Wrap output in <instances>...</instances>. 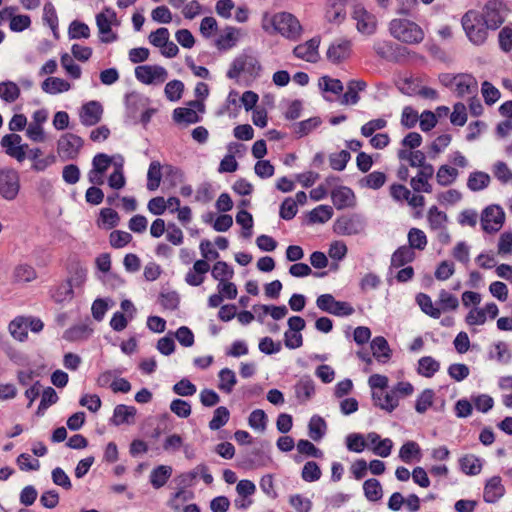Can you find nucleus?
Masks as SVG:
<instances>
[{
  "mask_svg": "<svg viewBox=\"0 0 512 512\" xmlns=\"http://www.w3.org/2000/svg\"><path fill=\"white\" fill-rule=\"evenodd\" d=\"M211 275L220 283L232 279L234 270L225 261H217L212 267Z\"/></svg>",
  "mask_w": 512,
  "mask_h": 512,
  "instance_id": "a18cd8bd",
  "label": "nucleus"
},
{
  "mask_svg": "<svg viewBox=\"0 0 512 512\" xmlns=\"http://www.w3.org/2000/svg\"><path fill=\"white\" fill-rule=\"evenodd\" d=\"M373 356L379 362H386L391 357V350L387 340L383 336H377L371 341Z\"/></svg>",
  "mask_w": 512,
  "mask_h": 512,
  "instance_id": "2f4dec72",
  "label": "nucleus"
},
{
  "mask_svg": "<svg viewBox=\"0 0 512 512\" xmlns=\"http://www.w3.org/2000/svg\"><path fill=\"white\" fill-rule=\"evenodd\" d=\"M352 43L348 39L340 38L332 42L327 50V59L332 63H340L350 57Z\"/></svg>",
  "mask_w": 512,
  "mask_h": 512,
  "instance_id": "6ab92c4d",
  "label": "nucleus"
},
{
  "mask_svg": "<svg viewBox=\"0 0 512 512\" xmlns=\"http://www.w3.org/2000/svg\"><path fill=\"white\" fill-rule=\"evenodd\" d=\"M173 469L168 465H159L150 473V483L155 489L163 487L171 477Z\"/></svg>",
  "mask_w": 512,
  "mask_h": 512,
  "instance_id": "7c9ffc66",
  "label": "nucleus"
},
{
  "mask_svg": "<svg viewBox=\"0 0 512 512\" xmlns=\"http://www.w3.org/2000/svg\"><path fill=\"white\" fill-rule=\"evenodd\" d=\"M218 376H219L218 388L227 394L231 393L234 386L237 383V379H236V375H235L234 371L229 368H223L222 370H220Z\"/></svg>",
  "mask_w": 512,
  "mask_h": 512,
  "instance_id": "58836bf2",
  "label": "nucleus"
},
{
  "mask_svg": "<svg viewBox=\"0 0 512 512\" xmlns=\"http://www.w3.org/2000/svg\"><path fill=\"white\" fill-rule=\"evenodd\" d=\"M510 9L504 0H488L480 16L489 30H497L505 22Z\"/></svg>",
  "mask_w": 512,
  "mask_h": 512,
  "instance_id": "20e7f679",
  "label": "nucleus"
},
{
  "mask_svg": "<svg viewBox=\"0 0 512 512\" xmlns=\"http://www.w3.org/2000/svg\"><path fill=\"white\" fill-rule=\"evenodd\" d=\"M372 399L374 404L383 410L392 412L398 406V396L395 395V391L389 392L384 391H373Z\"/></svg>",
  "mask_w": 512,
  "mask_h": 512,
  "instance_id": "bb28decb",
  "label": "nucleus"
},
{
  "mask_svg": "<svg viewBox=\"0 0 512 512\" xmlns=\"http://www.w3.org/2000/svg\"><path fill=\"white\" fill-rule=\"evenodd\" d=\"M364 229L365 222L358 215L343 216L334 223V231L339 235H357L362 233Z\"/></svg>",
  "mask_w": 512,
  "mask_h": 512,
  "instance_id": "4468645a",
  "label": "nucleus"
},
{
  "mask_svg": "<svg viewBox=\"0 0 512 512\" xmlns=\"http://www.w3.org/2000/svg\"><path fill=\"white\" fill-rule=\"evenodd\" d=\"M366 82L363 80H351L347 85V91L344 93L341 104H356L359 101L358 93L366 88Z\"/></svg>",
  "mask_w": 512,
  "mask_h": 512,
  "instance_id": "c756f323",
  "label": "nucleus"
},
{
  "mask_svg": "<svg viewBox=\"0 0 512 512\" xmlns=\"http://www.w3.org/2000/svg\"><path fill=\"white\" fill-rule=\"evenodd\" d=\"M317 307L328 314L337 317H347L355 312L354 307L346 301H338L332 294H322L316 299Z\"/></svg>",
  "mask_w": 512,
  "mask_h": 512,
  "instance_id": "0eeeda50",
  "label": "nucleus"
},
{
  "mask_svg": "<svg viewBox=\"0 0 512 512\" xmlns=\"http://www.w3.org/2000/svg\"><path fill=\"white\" fill-rule=\"evenodd\" d=\"M16 8L6 7L0 11L2 19H10L9 27L14 32H22L27 29L31 24V19L28 15H14Z\"/></svg>",
  "mask_w": 512,
  "mask_h": 512,
  "instance_id": "393cba45",
  "label": "nucleus"
},
{
  "mask_svg": "<svg viewBox=\"0 0 512 512\" xmlns=\"http://www.w3.org/2000/svg\"><path fill=\"white\" fill-rule=\"evenodd\" d=\"M333 216V209L328 205H319L310 212V221L325 223Z\"/></svg>",
  "mask_w": 512,
  "mask_h": 512,
  "instance_id": "680f3d73",
  "label": "nucleus"
},
{
  "mask_svg": "<svg viewBox=\"0 0 512 512\" xmlns=\"http://www.w3.org/2000/svg\"><path fill=\"white\" fill-rule=\"evenodd\" d=\"M83 146V139L73 133L62 135L57 142V152L63 160H74Z\"/></svg>",
  "mask_w": 512,
  "mask_h": 512,
  "instance_id": "9d476101",
  "label": "nucleus"
},
{
  "mask_svg": "<svg viewBox=\"0 0 512 512\" xmlns=\"http://www.w3.org/2000/svg\"><path fill=\"white\" fill-rule=\"evenodd\" d=\"M20 96L18 85L12 81L0 82V98L8 103L15 102Z\"/></svg>",
  "mask_w": 512,
  "mask_h": 512,
  "instance_id": "c03bdc74",
  "label": "nucleus"
},
{
  "mask_svg": "<svg viewBox=\"0 0 512 512\" xmlns=\"http://www.w3.org/2000/svg\"><path fill=\"white\" fill-rule=\"evenodd\" d=\"M319 45L320 38L313 37L305 43L297 45L293 50V54L299 59L310 63H316L319 60Z\"/></svg>",
  "mask_w": 512,
  "mask_h": 512,
  "instance_id": "aec40b11",
  "label": "nucleus"
},
{
  "mask_svg": "<svg viewBox=\"0 0 512 512\" xmlns=\"http://www.w3.org/2000/svg\"><path fill=\"white\" fill-rule=\"evenodd\" d=\"M229 417H230V412L226 407L220 406V407L216 408L213 413V417L209 422V428L211 430L220 429L228 422Z\"/></svg>",
  "mask_w": 512,
  "mask_h": 512,
  "instance_id": "13d9d810",
  "label": "nucleus"
},
{
  "mask_svg": "<svg viewBox=\"0 0 512 512\" xmlns=\"http://www.w3.org/2000/svg\"><path fill=\"white\" fill-rule=\"evenodd\" d=\"M209 270L210 265L206 260H197L192 269L186 273L185 282L190 286H200L204 282L205 275Z\"/></svg>",
  "mask_w": 512,
  "mask_h": 512,
  "instance_id": "a878e982",
  "label": "nucleus"
},
{
  "mask_svg": "<svg viewBox=\"0 0 512 512\" xmlns=\"http://www.w3.org/2000/svg\"><path fill=\"white\" fill-rule=\"evenodd\" d=\"M399 457L405 463H411L414 459L419 460L421 457L419 445L414 441H407L400 448Z\"/></svg>",
  "mask_w": 512,
  "mask_h": 512,
  "instance_id": "e433bc0d",
  "label": "nucleus"
},
{
  "mask_svg": "<svg viewBox=\"0 0 512 512\" xmlns=\"http://www.w3.org/2000/svg\"><path fill=\"white\" fill-rule=\"evenodd\" d=\"M294 389H295V396L302 403L308 401L315 392L314 382L310 378L300 379L296 383Z\"/></svg>",
  "mask_w": 512,
  "mask_h": 512,
  "instance_id": "72a5a7b5",
  "label": "nucleus"
},
{
  "mask_svg": "<svg viewBox=\"0 0 512 512\" xmlns=\"http://www.w3.org/2000/svg\"><path fill=\"white\" fill-rule=\"evenodd\" d=\"M490 176L482 171L472 172L467 181V186L471 191H480L488 187Z\"/></svg>",
  "mask_w": 512,
  "mask_h": 512,
  "instance_id": "ea45409f",
  "label": "nucleus"
},
{
  "mask_svg": "<svg viewBox=\"0 0 512 512\" xmlns=\"http://www.w3.org/2000/svg\"><path fill=\"white\" fill-rule=\"evenodd\" d=\"M331 198L334 206L338 209L352 207L355 204V194L353 190L346 186H339L331 191Z\"/></svg>",
  "mask_w": 512,
  "mask_h": 512,
  "instance_id": "5701e85b",
  "label": "nucleus"
},
{
  "mask_svg": "<svg viewBox=\"0 0 512 512\" xmlns=\"http://www.w3.org/2000/svg\"><path fill=\"white\" fill-rule=\"evenodd\" d=\"M109 241L113 248H123L132 241V235L126 231L115 230L110 233Z\"/></svg>",
  "mask_w": 512,
  "mask_h": 512,
  "instance_id": "338daca9",
  "label": "nucleus"
},
{
  "mask_svg": "<svg viewBox=\"0 0 512 512\" xmlns=\"http://www.w3.org/2000/svg\"><path fill=\"white\" fill-rule=\"evenodd\" d=\"M308 429L310 438L314 441H319L326 433L327 424L322 417L314 415L309 421Z\"/></svg>",
  "mask_w": 512,
  "mask_h": 512,
  "instance_id": "c9c22d12",
  "label": "nucleus"
},
{
  "mask_svg": "<svg viewBox=\"0 0 512 512\" xmlns=\"http://www.w3.org/2000/svg\"><path fill=\"white\" fill-rule=\"evenodd\" d=\"M505 221V213L498 205H490L484 209L481 215V226L487 233L499 231Z\"/></svg>",
  "mask_w": 512,
  "mask_h": 512,
  "instance_id": "f8f14e48",
  "label": "nucleus"
},
{
  "mask_svg": "<svg viewBox=\"0 0 512 512\" xmlns=\"http://www.w3.org/2000/svg\"><path fill=\"white\" fill-rule=\"evenodd\" d=\"M161 164L158 161H152L147 172V189L156 190L161 182Z\"/></svg>",
  "mask_w": 512,
  "mask_h": 512,
  "instance_id": "3c124183",
  "label": "nucleus"
},
{
  "mask_svg": "<svg viewBox=\"0 0 512 512\" xmlns=\"http://www.w3.org/2000/svg\"><path fill=\"white\" fill-rule=\"evenodd\" d=\"M408 247L414 249L424 250L427 245V237L425 233L418 228H411L408 232Z\"/></svg>",
  "mask_w": 512,
  "mask_h": 512,
  "instance_id": "6e6d98bb",
  "label": "nucleus"
},
{
  "mask_svg": "<svg viewBox=\"0 0 512 512\" xmlns=\"http://www.w3.org/2000/svg\"><path fill=\"white\" fill-rule=\"evenodd\" d=\"M236 222L243 228L242 235L245 238H249L252 235L253 217L251 213L246 210H240L236 214Z\"/></svg>",
  "mask_w": 512,
  "mask_h": 512,
  "instance_id": "69168bd1",
  "label": "nucleus"
},
{
  "mask_svg": "<svg viewBox=\"0 0 512 512\" xmlns=\"http://www.w3.org/2000/svg\"><path fill=\"white\" fill-rule=\"evenodd\" d=\"M489 356L501 364H507L511 359L509 347L505 342L496 343L490 350Z\"/></svg>",
  "mask_w": 512,
  "mask_h": 512,
  "instance_id": "864d4df0",
  "label": "nucleus"
},
{
  "mask_svg": "<svg viewBox=\"0 0 512 512\" xmlns=\"http://www.w3.org/2000/svg\"><path fill=\"white\" fill-rule=\"evenodd\" d=\"M184 84L180 80H172L165 86L164 93L168 100L176 102L182 97Z\"/></svg>",
  "mask_w": 512,
  "mask_h": 512,
  "instance_id": "052dcab7",
  "label": "nucleus"
},
{
  "mask_svg": "<svg viewBox=\"0 0 512 512\" xmlns=\"http://www.w3.org/2000/svg\"><path fill=\"white\" fill-rule=\"evenodd\" d=\"M351 158L347 150H342L338 153H333L329 156L330 167L336 171H343Z\"/></svg>",
  "mask_w": 512,
  "mask_h": 512,
  "instance_id": "e2e57ef3",
  "label": "nucleus"
},
{
  "mask_svg": "<svg viewBox=\"0 0 512 512\" xmlns=\"http://www.w3.org/2000/svg\"><path fill=\"white\" fill-rule=\"evenodd\" d=\"M113 24H117V15L112 8L105 7L102 12L96 15V25L101 42L112 43L118 39L117 34L111 29Z\"/></svg>",
  "mask_w": 512,
  "mask_h": 512,
  "instance_id": "1a4fd4ad",
  "label": "nucleus"
},
{
  "mask_svg": "<svg viewBox=\"0 0 512 512\" xmlns=\"http://www.w3.org/2000/svg\"><path fill=\"white\" fill-rule=\"evenodd\" d=\"M44 323L40 318L34 316H17L10 321L8 331L11 337L19 342H24L28 338V329L33 333H39L43 330Z\"/></svg>",
  "mask_w": 512,
  "mask_h": 512,
  "instance_id": "39448f33",
  "label": "nucleus"
},
{
  "mask_svg": "<svg viewBox=\"0 0 512 512\" xmlns=\"http://www.w3.org/2000/svg\"><path fill=\"white\" fill-rule=\"evenodd\" d=\"M103 107L98 101H89L79 111L80 122L84 126H94L102 119Z\"/></svg>",
  "mask_w": 512,
  "mask_h": 512,
  "instance_id": "a211bd4d",
  "label": "nucleus"
},
{
  "mask_svg": "<svg viewBox=\"0 0 512 512\" xmlns=\"http://www.w3.org/2000/svg\"><path fill=\"white\" fill-rule=\"evenodd\" d=\"M415 259V252L407 245L400 246L391 257V266L402 267Z\"/></svg>",
  "mask_w": 512,
  "mask_h": 512,
  "instance_id": "f704fd0d",
  "label": "nucleus"
},
{
  "mask_svg": "<svg viewBox=\"0 0 512 512\" xmlns=\"http://www.w3.org/2000/svg\"><path fill=\"white\" fill-rule=\"evenodd\" d=\"M416 302L425 314L437 319L441 315V310L448 307V294L442 290L439 296V304L434 305L427 294L419 293L416 296Z\"/></svg>",
  "mask_w": 512,
  "mask_h": 512,
  "instance_id": "2eb2a0df",
  "label": "nucleus"
},
{
  "mask_svg": "<svg viewBox=\"0 0 512 512\" xmlns=\"http://www.w3.org/2000/svg\"><path fill=\"white\" fill-rule=\"evenodd\" d=\"M237 30L234 27H227L223 34L216 40V46L219 50H228L236 45Z\"/></svg>",
  "mask_w": 512,
  "mask_h": 512,
  "instance_id": "de8ad7c7",
  "label": "nucleus"
},
{
  "mask_svg": "<svg viewBox=\"0 0 512 512\" xmlns=\"http://www.w3.org/2000/svg\"><path fill=\"white\" fill-rule=\"evenodd\" d=\"M389 32L393 38L407 44H417L424 39L422 28L407 19H392L389 23Z\"/></svg>",
  "mask_w": 512,
  "mask_h": 512,
  "instance_id": "f03ea898",
  "label": "nucleus"
},
{
  "mask_svg": "<svg viewBox=\"0 0 512 512\" xmlns=\"http://www.w3.org/2000/svg\"><path fill=\"white\" fill-rule=\"evenodd\" d=\"M260 70L261 65L257 57L253 53L245 51L233 60L227 71V77L237 79L241 73L257 76Z\"/></svg>",
  "mask_w": 512,
  "mask_h": 512,
  "instance_id": "423d86ee",
  "label": "nucleus"
},
{
  "mask_svg": "<svg viewBox=\"0 0 512 512\" xmlns=\"http://www.w3.org/2000/svg\"><path fill=\"white\" fill-rule=\"evenodd\" d=\"M439 368V362L430 356H425L419 359L417 372L424 377H432Z\"/></svg>",
  "mask_w": 512,
  "mask_h": 512,
  "instance_id": "09e8293b",
  "label": "nucleus"
},
{
  "mask_svg": "<svg viewBox=\"0 0 512 512\" xmlns=\"http://www.w3.org/2000/svg\"><path fill=\"white\" fill-rule=\"evenodd\" d=\"M135 415L136 408L134 406L119 404L114 408L111 422L116 426L131 424L134 422Z\"/></svg>",
  "mask_w": 512,
  "mask_h": 512,
  "instance_id": "cd10ccee",
  "label": "nucleus"
},
{
  "mask_svg": "<svg viewBox=\"0 0 512 512\" xmlns=\"http://www.w3.org/2000/svg\"><path fill=\"white\" fill-rule=\"evenodd\" d=\"M92 333V329L86 324H78L64 332V339L67 341H79L87 339Z\"/></svg>",
  "mask_w": 512,
  "mask_h": 512,
  "instance_id": "79ce46f5",
  "label": "nucleus"
},
{
  "mask_svg": "<svg viewBox=\"0 0 512 512\" xmlns=\"http://www.w3.org/2000/svg\"><path fill=\"white\" fill-rule=\"evenodd\" d=\"M321 124V119L319 117H312L303 121L296 123L293 126L294 133L298 137H303L313 131Z\"/></svg>",
  "mask_w": 512,
  "mask_h": 512,
  "instance_id": "4d7b16f0",
  "label": "nucleus"
},
{
  "mask_svg": "<svg viewBox=\"0 0 512 512\" xmlns=\"http://www.w3.org/2000/svg\"><path fill=\"white\" fill-rule=\"evenodd\" d=\"M136 79L146 85L164 83L168 78L167 70L159 65H141L135 68Z\"/></svg>",
  "mask_w": 512,
  "mask_h": 512,
  "instance_id": "9b49d317",
  "label": "nucleus"
},
{
  "mask_svg": "<svg viewBox=\"0 0 512 512\" xmlns=\"http://www.w3.org/2000/svg\"><path fill=\"white\" fill-rule=\"evenodd\" d=\"M74 296L73 286L71 281H64L60 283L52 292V298L55 302L62 303L70 301Z\"/></svg>",
  "mask_w": 512,
  "mask_h": 512,
  "instance_id": "603ef678",
  "label": "nucleus"
},
{
  "mask_svg": "<svg viewBox=\"0 0 512 512\" xmlns=\"http://www.w3.org/2000/svg\"><path fill=\"white\" fill-rule=\"evenodd\" d=\"M321 474L318 464L314 461H308L302 469L301 476L306 482H315L320 479Z\"/></svg>",
  "mask_w": 512,
  "mask_h": 512,
  "instance_id": "774afa93",
  "label": "nucleus"
},
{
  "mask_svg": "<svg viewBox=\"0 0 512 512\" xmlns=\"http://www.w3.org/2000/svg\"><path fill=\"white\" fill-rule=\"evenodd\" d=\"M196 111H204V104L198 100L191 101L189 107H179L173 111V119L177 123L194 124L201 118Z\"/></svg>",
  "mask_w": 512,
  "mask_h": 512,
  "instance_id": "dca6fc26",
  "label": "nucleus"
},
{
  "mask_svg": "<svg viewBox=\"0 0 512 512\" xmlns=\"http://www.w3.org/2000/svg\"><path fill=\"white\" fill-rule=\"evenodd\" d=\"M505 495V487L500 476H493L486 481L483 490V500L486 503H496Z\"/></svg>",
  "mask_w": 512,
  "mask_h": 512,
  "instance_id": "4be33fe9",
  "label": "nucleus"
},
{
  "mask_svg": "<svg viewBox=\"0 0 512 512\" xmlns=\"http://www.w3.org/2000/svg\"><path fill=\"white\" fill-rule=\"evenodd\" d=\"M398 158L400 160H406L409 162L412 167H421L425 163V155L423 152L417 151H408L406 149H400L398 151Z\"/></svg>",
  "mask_w": 512,
  "mask_h": 512,
  "instance_id": "5fc2aeb1",
  "label": "nucleus"
},
{
  "mask_svg": "<svg viewBox=\"0 0 512 512\" xmlns=\"http://www.w3.org/2000/svg\"><path fill=\"white\" fill-rule=\"evenodd\" d=\"M348 0H328L325 18L330 23L340 24L346 18V3Z\"/></svg>",
  "mask_w": 512,
  "mask_h": 512,
  "instance_id": "b1692460",
  "label": "nucleus"
},
{
  "mask_svg": "<svg viewBox=\"0 0 512 512\" xmlns=\"http://www.w3.org/2000/svg\"><path fill=\"white\" fill-rule=\"evenodd\" d=\"M43 21L51 28L54 36H57L58 16L56 9L51 2H47L43 7Z\"/></svg>",
  "mask_w": 512,
  "mask_h": 512,
  "instance_id": "bf43d9fd",
  "label": "nucleus"
},
{
  "mask_svg": "<svg viewBox=\"0 0 512 512\" xmlns=\"http://www.w3.org/2000/svg\"><path fill=\"white\" fill-rule=\"evenodd\" d=\"M460 469L468 475H477L480 473L482 463L474 455H467L459 460Z\"/></svg>",
  "mask_w": 512,
  "mask_h": 512,
  "instance_id": "8fccbe9b",
  "label": "nucleus"
},
{
  "mask_svg": "<svg viewBox=\"0 0 512 512\" xmlns=\"http://www.w3.org/2000/svg\"><path fill=\"white\" fill-rule=\"evenodd\" d=\"M352 19L356 22V29L364 35H372L377 29L375 15L367 11L362 5H355L352 12Z\"/></svg>",
  "mask_w": 512,
  "mask_h": 512,
  "instance_id": "ddd939ff",
  "label": "nucleus"
},
{
  "mask_svg": "<svg viewBox=\"0 0 512 512\" xmlns=\"http://www.w3.org/2000/svg\"><path fill=\"white\" fill-rule=\"evenodd\" d=\"M363 490L365 497L369 501L376 502L382 498V486L380 482L375 478L366 480L363 484Z\"/></svg>",
  "mask_w": 512,
  "mask_h": 512,
  "instance_id": "49530a36",
  "label": "nucleus"
},
{
  "mask_svg": "<svg viewBox=\"0 0 512 512\" xmlns=\"http://www.w3.org/2000/svg\"><path fill=\"white\" fill-rule=\"evenodd\" d=\"M450 86L454 87V90L459 97L465 95H473L477 92V82L475 78L470 74H459L450 79Z\"/></svg>",
  "mask_w": 512,
  "mask_h": 512,
  "instance_id": "412c9836",
  "label": "nucleus"
},
{
  "mask_svg": "<svg viewBox=\"0 0 512 512\" xmlns=\"http://www.w3.org/2000/svg\"><path fill=\"white\" fill-rule=\"evenodd\" d=\"M13 277L16 282L27 283L36 279L37 273L29 264H19L14 268Z\"/></svg>",
  "mask_w": 512,
  "mask_h": 512,
  "instance_id": "a19ab883",
  "label": "nucleus"
},
{
  "mask_svg": "<svg viewBox=\"0 0 512 512\" xmlns=\"http://www.w3.org/2000/svg\"><path fill=\"white\" fill-rule=\"evenodd\" d=\"M249 426L258 431H264L267 425V416L262 409L253 410L248 418Z\"/></svg>",
  "mask_w": 512,
  "mask_h": 512,
  "instance_id": "0e129e2a",
  "label": "nucleus"
},
{
  "mask_svg": "<svg viewBox=\"0 0 512 512\" xmlns=\"http://www.w3.org/2000/svg\"><path fill=\"white\" fill-rule=\"evenodd\" d=\"M149 104V99L137 92L126 95V107L132 114L142 111Z\"/></svg>",
  "mask_w": 512,
  "mask_h": 512,
  "instance_id": "37998d69",
  "label": "nucleus"
},
{
  "mask_svg": "<svg viewBox=\"0 0 512 512\" xmlns=\"http://www.w3.org/2000/svg\"><path fill=\"white\" fill-rule=\"evenodd\" d=\"M461 24L471 43L480 46L486 42L489 28L483 22L480 12L469 10L463 15Z\"/></svg>",
  "mask_w": 512,
  "mask_h": 512,
  "instance_id": "7ed1b4c3",
  "label": "nucleus"
},
{
  "mask_svg": "<svg viewBox=\"0 0 512 512\" xmlns=\"http://www.w3.org/2000/svg\"><path fill=\"white\" fill-rule=\"evenodd\" d=\"M42 90L51 95L67 92L71 89V84L58 77H48L41 84Z\"/></svg>",
  "mask_w": 512,
  "mask_h": 512,
  "instance_id": "c85d7f7f",
  "label": "nucleus"
},
{
  "mask_svg": "<svg viewBox=\"0 0 512 512\" xmlns=\"http://www.w3.org/2000/svg\"><path fill=\"white\" fill-rule=\"evenodd\" d=\"M19 173L12 168L0 170V195L7 201H13L17 198L20 191Z\"/></svg>",
  "mask_w": 512,
  "mask_h": 512,
  "instance_id": "6e6552de",
  "label": "nucleus"
},
{
  "mask_svg": "<svg viewBox=\"0 0 512 512\" xmlns=\"http://www.w3.org/2000/svg\"><path fill=\"white\" fill-rule=\"evenodd\" d=\"M261 27L268 34H280L292 41H297L303 33L300 21L289 12L274 14L265 12L262 16Z\"/></svg>",
  "mask_w": 512,
  "mask_h": 512,
  "instance_id": "f257e3e1",
  "label": "nucleus"
},
{
  "mask_svg": "<svg viewBox=\"0 0 512 512\" xmlns=\"http://www.w3.org/2000/svg\"><path fill=\"white\" fill-rule=\"evenodd\" d=\"M373 51L375 54L386 61L395 59V44L385 39H376L373 43Z\"/></svg>",
  "mask_w": 512,
  "mask_h": 512,
  "instance_id": "473e14b6",
  "label": "nucleus"
},
{
  "mask_svg": "<svg viewBox=\"0 0 512 512\" xmlns=\"http://www.w3.org/2000/svg\"><path fill=\"white\" fill-rule=\"evenodd\" d=\"M386 182V175L380 171H373L359 181L362 188L377 190Z\"/></svg>",
  "mask_w": 512,
  "mask_h": 512,
  "instance_id": "4c0bfd02",
  "label": "nucleus"
},
{
  "mask_svg": "<svg viewBox=\"0 0 512 512\" xmlns=\"http://www.w3.org/2000/svg\"><path fill=\"white\" fill-rule=\"evenodd\" d=\"M21 141L22 138L20 135L12 133L3 136L0 144L7 155L22 162L26 158L25 148H27V145H22Z\"/></svg>",
  "mask_w": 512,
  "mask_h": 512,
  "instance_id": "f3484780",
  "label": "nucleus"
}]
</instances>
